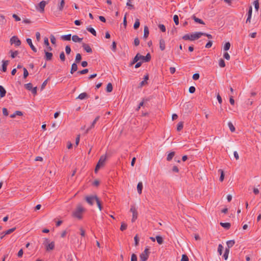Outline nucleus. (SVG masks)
<instances>
[{"instance_id": "1", "label": "nucleus", "mask_w": 261, "mask_h": 261, "mask_svg": "<svg viewBox=\"0 0 261 261\" xmlns=\"http://www.w3.org/2000/svg\"><path fill=\"white\" fill-rule=\"evenodd\" d=\"M85 211V209L81 204H77L76 209L72 213L73 217L79 219L82 218V214Z\"/></svg>"}, {"instance_id": "2", "label": "nucleus", "mask_w": 261, "mask_h": 261, "mask_svg": "<svg viewBox=\"0 0 261 261\" xmlns=\"http://www.w3.org/2000/svg\"><path fill=\"white\" fill-rule=\"evenodd\" d=\"M106 159H107V155L106 154L101 155L100 157L99 161H98V162L95 167V170H94V171L95 173L97 172V171L99 170V169H100L101 166L104 165Z\"/></svg>"}, {"instance_id": "3", "label": "nucleus", "mask_w": 261, "mask_h": 261, "mask_svg": "<svg viewBox=\"0 0 261 261\" xmlns=\"http://www.w3.org/2000/svg\"><path fill=\"white\" fill-rule=\"evenodd\" d=\"M150 254L149 249L148 247H147L144 251L141 253L140 255V261H146Z\"/></svg>"}, {"instance_id": "4", "label": "nucleus", "mask_w": 261, "mask_h": 261, "mask_svg": "<svg viewBox=\"0 0 261 261\" xmlns=\"http://www.w3.org/2000/svg\"><path fill=\"white\" fill-rule=\"evenodd\" d=\"M48 3V1H42L38 4L37 6H36V9L40 13L44 12L45 5L47 4Z\"/></svg>"}, {"instance_id": "5", "label": "nucleus", "mask_w": 261, "mask_h": 261, "mask_svg": "<svg viewBox=\"0 0 261 261\" xmlns=\"http://www.w3.org/2000/svg\"><path fill=\"white\" fill-rule=\"evenodd\" d=\"M96 195H89L85 197V199L86 202L90 205H93L94 203L97 200Z\"/></svg>"}, {"instance_id": "6", "label": "nucleus", "mask_w": 261, "mask_h": 261, "mask_svg": "<svg viewBox=\"0 0 261 261\" xmlns=\"http://www.w3.org/2000/svg\"><path fill=\"white\" fill-rule=\"evenodd\" d=\"M48 239L45 238L43 244L46 246V251L53 250L55 248V243L54 242H51L50 243L48 244Z\"/></svg>"}, {"instance_id": "7", "label": "nucleus", "mask_w": 261, "mask_h": 261, "mask_svg": "<svg viewBox=\"0 0 261 261\" xmlns=\"http://www.w3.org/2000/svg\"><path fill=\"white\" fill-rule=\"evenodd\" d=\"M10 42L11 44H14L16 46H19L21 45V41L16 36H13L10 39Z\"/></svg>"}, {"instance_id": "8", "label": "nucleus", "mask_w": 261, "mask_h": 261, "mask_svg": "<svg viewBox=\"0 0 261 261\" xmlns=\"http://www.w3.org/2000/svg\"><path fill=\"white\" fill-rule=\"evenodd\" d=\"M130 211L133 213V217L132 222H134L138 218V212L136 207L134 205H131Z\"/></svg>"}, {"instance_id": "9", "label": "nucleus", "mask_w": 261, "mask_h": 261, "mask_svg": "<svg viewBox=\"0 0 261 261\" xmlns=\"http://www.w3.org/2000/svg\"><path fill=\"white\" fill-rule=\"evenodd\" d=\"M229 90L232 94V95L229 96V103L231 105L233 106L235 103L234 97L237 95V92H236V90H234L231 87L229 88Z\"/></svg>"}, {"instance_id": "10", "label": "nucleus", "mask_w": 261, "mask_h": 261, "mask_svg": "<svg viewBox=\"0 0 261 261\" xmlns=\"http://www.w3.org/2000/svg\"><path fill=\"white\" fill-rule=\"evenodd\" d=\"M203 32H198L190 34L191 41H193L200 38L203 35Z\"/></svg>"}, {"instance_id": "11", "label": "nucleus", "mask_w": 261, "mask_h": 261, "mask_svg": "<svg viewBox=\"0 0 261 261\" xmlns=\"http://www.w3.org/2000/svg\"><path fill=\"white\" fill-rule=\"evenodd\" d=\"M139 60H142V62H148L150 61L151 57L150 53H147L146 56H143L139 54Z\"/></svg>"}, {"instance_id": "12", "label": "nucleus", "mask_w": 261, "mask_h": 261, "mask_svg": "<svg viewBox=\"0 0 261 261\" xmlns=\"http://www.w3.org/2000/svg\"><path fill=\"white\" fill-rule=\"evenodd\" d=\"M252 7L251 6H250L249 7L248 11L247 12V18L246 21V23H248V22L251 21V16H252Z\"/></svg>"}, {"instance_id": "13", "label": "nucleus", "mask_w": 261, "mask_h": 261, "mask_svg": "<svg viewBox=\"0 0 261 261\" xmlns=\"http://www.w3.org/2000/svg\"><path fill=\"white\" fill-rule=\"evenodd\" d=\"M144 80L142 81L139 84V87H142L144 85L148 84L147 81L149 80V74L147 73L146 75L144 76L143 77Z\"/></svg>"}, {"instance_id": "14", "label": "nucleus", "mask_w": 261, "mask_h": 261, "mask_svg": "<svg viewBox=\"0 0 261 261\" xmlns=\"http://www.w3.org/2000/svg\"><path fill=\"white\" fill-rule=\"evenodd\" d=\"M44 59L46 61H50L53 58V54L51 53L48 52L46 50H44Z\"/></svg>"}, {"instance_id": "15", "label": "nucleus", "mask_w": 261, "mask_h": 261, "mask_svg": "<svg viewBox=\"0 0 261 261\" xmlns=\"http://www.w3.org/2000/svg\"><path fill=\"white\" fill-rule=\"evenodd\" d=\"M2 66L1 70L3 72H6L7 71V67L9 63L8 60H3L2 61Z\"/></svg>"}, {"instance_id": "16", "label": "nucleus", "mask_w": 261, "mask_h": 261, "mask_svg": "<svg viewBox=\"0 0 261 261\" xmlns=\"http://www.w3.org/2000/svg\"><path fill=\"white\" fill-rule=\"evenodd\" d=\"M27 43L29 45L32 50L34 52H37V48L33 45L32 41V39L30 38H27Z\"/></svg>"}, {"instance_id": "17", "label": "nucleus", "mask_w": 261, "mask_h": 261, "mask_svg": "<svg viewBox=\"0 0 261 261\" xmlns=\"http://www.w3.org/2000/svg\"><path fill=\"white\" fill-rule=\"evenodd\" d=\"M82 46L87 53H91L92 52L91 48L88 44L83 43Z\"/></svg>"}, {"instance_id": "18", "label": "nucleus", "mask_w": 261, "mask_h": 261, "mask_svg": "<svg viewBox=\"0 0 261 261\" xmlns=\"http://www.w3.org/2000/svg\"><path fill=\"white\" fill-rule=\"evenodd\" d=\"M159 45H160V49L162 51L164 50L165 49V41L163 39H162V38L160 39Z\"/></svg>"}, {"instance_id": "19", "label": "nucleus", "mask_w": 261, "mask_h": 261, "mask_svg": "<svg viewBox=\"0 0 261 261\" xmlns=\"http://www.w3.org/2000/svg\"><path fill=\"white\" fill-rule=\"evenodd\" d=\"M89 97V95L86 92H83L81 93L77 97H76V99H80L81 100L88 98Z\"/></svg>"}, {"instance_id": "20", "label": "nucleus", "mask_w": 261, "mask_h": 261, "mask_svg": "<svg viewBox=\"0 0 261 261\" xmlns=\"http://www.w3.org/2000/svg\"><path fill=\"white\" fill-rule=\"evenodd\" d=\"M149 34V29L147 25H145L144 28L143 38L144 39H146L148 37Z\"/></svg>"}, {"instance_id": "21", "label": "nucleus", "mask_w": 261, "mask_h": 261, "mask_svg": "<svg viewBox=\"0 0 261 261\" xmlns=\"http://www.w3.org/2000/svg\"><path fill=\"white\" fill-rule=\"evenodd\" d=\"M192 18L196 23H199V24H204V21L202 19H200L199 18L196 17L194 15H193L192 16Z\"/></svg>"}, {"instance_id": "22", "label": "nucleus", "mask_w": 261, "mask_h": 261, "mask_svg": "<svg viewBox=\"0 0 261 261\" xmlns=\"http://www.w3.org/2000/svg\"><path fill=\"white\" fill-rule=\"evenodd\" d=\"M83 39V38H80L76 35H74L72 37V40L74 42H81L82 41Z\"/></svg>"}, {"instance_id": "23", "label": "nucleus", "mask_w": 261, "mask_h": 261, "mask_svg": "<svg viewBox=\"0 0 261 261\" xmlns=\"http://www.w3.org/2000/svg\"><path fill=\"white\" fill-rule=\"evenodd\" d=\"M6 94V91L3 86H0V98L4 97Z\"/></svg>"}, {"instance_id": "24", "label": "nucleus", "mask_w": 261, "mask_h": 261, "mask_svg": "<svg viewBox=\"0 0 261 261\" xmlns=\"http://www.w3.org/2000/svg\"><path fill=\"white\" fill-rule=\"evenodd\" d=\"M77 70V65L76 63H73L71 65V67L70 69V73L73 74L74 72H75Z\"/></svg>"}, {"instance_id": "25", "label": "nucleus", "mask_w": 261, "mask_h": 261, "mask_svg": "<svg viewBox=\"0 0 261 261\" xmlns=\"http://www.w3.org/2000/svg\"><path fill=\"white\" fill-rule=\"evenodd\" d=\"M137 191L139 194H141L142 192L143 189V184L142 182H139L137 185Z\"/></svg>"}, {"instance_id": "26", "label": "nucleus", "mask_w": 261, "mask_h": 261, "mask_svg": "<svg viewBox=\"0 0 261 261\" xmlns=\"http://www.w3.org/2000/svg\"><path fill=\"white\" fill-rule=\"evenodd\" d=\"M226 243L227 246L228 247V244H229L228 241H226ZM228 247L225 248V252H224V254L223 257H224V258L225 260H226L228 258Z\"/></svg>"}, {"instance_id": "27", "label": "nucleus", "mask_w": 261, "mask_h": 261, "mask_svg": "<svg viewBox=\"0 0 261 261\" xmlns=\"http://www.w3.org/2000/svg\"><path fill=\"white\" fill-rule=\"evenodd\" d=\"M23 115L22 112L19 111H15L13 114H11L10 117L11 118H14L16 117V115L18 116H22Z\"/></svg>"}, {"instance_id": "28", "label": "nucleus", "mask_w": 261, "mask_h": 261, "mask_svg": "<svg viewBox=\"0 0 261 261\" xmlns=\"http://www.w3.org/2000/svg\"><path fill=\"white\" fill-rule=\"evenodd\" d=\"M65 6V1L61 0L60 3L58 5V9L60 11H62L63 10V8Z\"/></svg>"}, {"instance_id": "29", "label": "nucleus", "mask_w": 261, "mask_h": 261, "mask_svg": "<svg viewBox=\"0 0 261 261\" xmlns=\"http://www.w3.org/2000/svg\"><path fill=\"white\" fill-rule=\"evenodd\" d=\"M155 239H156V241L159 244L161 245L163 243L164 240H163V237H161V236H156L155 237Z\"/></svg>"}, {"instance_id": "30", "label": "nucleus", "mask_w": 261, "mask_h": 261, "mask_svg": "<svg viewBox=\"0 0 261 261\" xmlns=\"http://www.w3.org/2000/svg\"><path fill=\"white\" fill-rule=\"evenodd\" d=\"M113 90V85L111 83H109L107 84V87H106V91L108 93H110Z\"/></svg>"}, {"instance_id": "31", "label": "nucleus", "mask_w": 261, "mask_h": 261, "mask_svg": "<svg viewBox=\"0 0 261 261\" xmlns=\"http://www.w3.org/2000/svg\"><path fill=\"white\" fill-rule=\"evenodd\" d=\"M71 34L64 35L61 36V38L63 40L70 41L71 39Z\"/></svg>"}, {"instance_id": "32", "label": "nucleus", "mask_w": 261, "mask_h": 261, "mask_svg": "<svg viewBox=\"0 0 261 261\" xmlns=\"http://www.w3.org/2000/svg\"><path fill=\"white\" fill-rule=\"evenodd\" d=\"M174 155H175V152L174 151L170 152L167 155V160L168 161H170L173 159V158L174 157Z\"/></svg>"}, {"instance_id": "33", "label": "nucleus", "mask_w": 261, "mask_h": 261, "mask_svg": "<svg viewBox=\"0 0 261 261\" xmlns=\"http://www.w3.org/2000/svg\"><path fill=\"white\" fill-rule=\"evenodd\" d=\"M87 30L88 31H89V32H90L94 36H96V32L94 30V29H93V28L90 27H87Z\"/></svg>"}, {"instance_id": "34", "label": "nucleus", "mask_w": 261, "mask_h": 261, "mask_svg": "<svg viewBox=\"0 0 261 261\" xmlns=\"http://www.w3.org/2000/svg\"><path fill=\"white\" fill-rule=\"evenodd\" d=\"M97 203V206L99 210L100 211H101L102 209V204H101V201L99 200V199L98 198V197H97V200H96V201H95Z\"/></svg>"}, {"instance_id": "35", "label": "nucleus", "mask_w": 261, "mask_h": 261, "mask_svg": "<svg viewBox=\"0 0 261 261\" xmlns=\"http://www.w3.org/2000/svg\"><path fill=\"white\" fill-rule=\"evenodd\" d=\"M140 25V23L139 19L137 18L136 19L135 22L134 24V29L135 30H137L139 28Z\"/></svg>"}, {"instance_id": "36", "label": "nucleus", "mask_w": 261, "mask_h": 261, "mask_svg": "<svg viewBox=\"0 0 261 261\" xmlns=\"http://www.w3.org/2000/svg\"><path fill=\"white\" fill-rule=\"evenodd\" d=\"M253 5L254 6L255 11L257 12L259 8V0L254 1L253 2Z\"/></svg>"}, {"instance_id": "37", "label": "nucleus", "mask_w": 261, "mask_h": 261, "mask_svg": "<svg viewBox=\"0 0 261 261\" xmlns=\"http://www.w3.org/2000/svg\"><path fill=\"white\" fill-rule=\"evenodd\" d=\"M218 172L220 173V177L219 178V180L220 181H222L224 180V172L222 169H219L218 170Z\"/></svg>"}, {"instance_id": "38", "label": "nucleus", "mask_w": 261, "mask_h": 261, "mask_svg": "<svg viewBox=\"0 0 261 261\" xmlns=\"http://www.w3.org/2000/svg\"><path fill=\"white\" fill-rule=\"evenodd\" d=\"M9 53L11 54V57L13 59L15 58L18 54V51L17 50L13 51L12 50H10Z\"/></svg>"}, {"instance_id": "39", "label": "nucleus", "mask_w": 261, "mask_h": 261, "mask_svg": "<svg viewBox=\"0 0 261 261\" xmlns=\"http://www.w3.org/2000/svg\"><path fill=\"white\" fill-rule=\"evenodd\" d=\"M82 60V56L80 53H78L76 55L75 62L76 63H80V62Z\"/></svg>"}, {"instance_id": "40", "label": "nucleus", "mask_w": 261, "mask_h": 261, "mask_svg": "<svg viewBox=\"0 0 261 261\" xmlns=\"http://www.w3.org/2000/svg\"><path fill=\"white\" fill-rule=\"evenodd\" d=\"M183 126H184V123H183V122H182V121L179 122L177 124V128H176L178 132L180 131L183 128Z\"/></svg>"}, {"instance_id": "41", "label": "nucleus", "mask_w": 261, "mask_h": 261, "mask_svg": "<svg viewBox=\"0 0 261 261\" xmlns=\"http://www.w3.org/2000/svg\"><path fill=\"white\" fill-rule=\"evenodd\" d=\"M111 49L114 52H115L116 51L117 43L116 42V41H113L111 47Z\"/></svg>"}, {"instance_id": "42", "label": "nucleus", "mask_w": 261, "mask_h": 261, "mask_svg": "<svg viewBox=\"0 0 261 261\" xmlns=\"http://www.w3.org/2000/svg\"><path fill=\"white\" fill-rule=\"evenodd\" d=\"M16 227H13L12 228H10L6 231H5V234H6V235H8V234H11V233H12L13 232H14L15 230H16Z\"/></svg>"}, {"instance_id": "43", "label": "nucleus", "mask_w": 261, "mask_h": 261, "mask_svg": "<svg viewBox=\"0 0 261 261\" xmlns=\"http://www.w3.org/2000/svg\"><path fill=\"white\" fill-rule=\"evenodd\" d=\"M24 87L28 90L30 91L33 87L32 83H29L24 85Z\"/></svg>"}, {"instance_id": "44", "label": "nucleus", "mask_w": 261, "mask_h": 261, "mask_svg": "<svg viewBox=\"0 0 261 261\" xmlns=\"http://www.w3.org/2000/svg\"><path fill=\"white\" fill-rule=\"evenodd\" d=\"M134 241H135V246H137L139 245V238L138 237V234H136L134 237Z\"/></svg>"}, {"instance_id": "45", "label": "nucleus", "mask_w": 261, "mask_h": 261, "mask_svg": "<svg viewBox=\"0 0 261 261\" xmlns=\"http://www.w3.org/2000/svg\"><path fill=\"white\" fill-rule=\"evenodd\" d=\"M219 65L221 67H224L225 66L224 60L222 59H220L219 61Z\"/></svg>"}, {"instance_id": "46", "label": "nucleus", "mask_w": 261, "mask_h": 261, "mask_svg": "<svg viewBox=\"0 0 261 261\" xmlns=\"http://www.w3.org/2000/svg\"><path fill=\"white\" fill-rule=\"evenodd\" d=\"M127 226V225L126 223L124 222H122L120 229L121 231H124L126 229Z\"/></svg>"}, {"instance_id": "47", "label": "nucleus", "mask_w": 261, "mask_h": 261, "mask_svg": "<svg viewBox=\"0 0 261 261\" xmlns=\"http://www.w3.org/2000/svg\"><path fill=\"white\" fill-rule=\"evenodd\" d=\"M223 249H224V247L221 244H219L218 245V252L219 253V255L222 254V251H223Z\"/></svg>"}, {"instance_id": "48", "label": "nucleus", "mask_w": 261, "mask_h": 261, "mask_svg": "<svg viewBox=\"0 0 261 261\" xmlns=\"http://www.w3.org/2000/svg\"><path fill=\"white\" fill-rule=\"evenodd\" d=\"M180 261H189V258L187 254H184L181 256Z\"/></svg>"}, {"instance_id": "49", "label": "nucleus", "mask_w": 261, "mask_h": 261, "mask_svg": "<svg viewBox=\"0 0 261 261\" xmlns=\"http://www.w3.org/2000/svg\"><path fill=\"white\" fill-rule=\"evenodd\" d=\"M132 2V0H128L127 2L126 3V6L129 7V9H134V5H133L131 4Z\"/></svg>"}, {"instance_id": "50", "label": "nucleus", "mask_w": 261, "mask_h": 261, "mask_svg": "<svg viewBox=\"0 0 261 261\" xmlns=\"http://www.w3.org/2000/svg\"><path fill=\"white\" fill-rule=\"evenodd\" d=\"M173 20L176 25H178L179 24V18L178 15H174L173 16Z\"/></svg>"}, {"instance_id": "51", "label": "nucleus", "mask_w": 261, "mask_h": 261, "mask_svg": "<svg viewBox=\"0 0 261 261\" xmlns=\"http://www.w3.org/2000/svg\"><path fill=\"white\" fill-rule=\"evenodd\" d=\"M23 79H26L28 77V76L29 75V72L25 68H23Z\"/></svg>"}, {"instance_id": "52", "label": "nucleus", "mask_w": 261, "mask_h": 261, "mask_svg": "<svg viewBox=\"0 0 261 261\" xmlns=\"http://www.w3.org/2000/svg\"><path fill=\"white\" fill-rule=\"evenodd\" d=\"M49 80V78H48L46 80H45L43 83L41 85V90H42L43 89H44L45 87L46 86L47 83V82Z\"/></svg>"}, {"instance_id": "53", "label": "nucleus", "mask_w": 261, "mask_h": 261, "mask_svg": "<svg viewBox=\"0 0 261 261\" xmlns=\"http://www.w3.org/2000/svg\"><path fill=\"white\" fill-rule=\"evenodd\" d=\"M159 28L160 29L161 31H162V32H166V27H165V26L164 24H160L159 25Z\"/></svg>"}, {"instance_id": "54", "label": "nucleus", "mask_w": 261, "mask_h": 261, "mask_svg": "<svg viewBox=\"0 0 261 261\" xmlns=\"http://www.w3.org/2000/svg\"><path fill=\"white\" fill-rule=\"evenodd\" d=\"M6 20L5 19V17L3 15H0V23L1 24H4L6 23Z\"/></svg>"}, {"instance_id": "55", "label": "nucleus", "mask_w": 261, "mask_h": 261, "mask_svg": "<svg viewBox=\"0 0 261 261\" xmlns=\"http://www.w3.org/2000/svg\"><path fill=\"white\" fill-rule=\"evenodd\" d=\"M149 100V98H143V100H142V101L141 102H140V103H139V106H140V107H142V106H143L145 102H146L148 101Z\"/></svg>"}, {"instance_id": "56", "label": "nucleus", "mask_w": 261, "mask_h": 261, "mask_svg": "<svg viewBox=\"0 0 261 261\" xmlns=\"http://www.w3.org/2000/svg\"><path fill=\"white\" fill-rule=\"evenodd\" d=\"M60 58L62 61H64L65 60V56L64 53L62 51L60 54Z\"/></svg>"}, {"instance_id": "57", "label": "nucleus", "mask_w": 261, "mask_h": 261, "mask_svg": "<svg viewBox=\"0 0 261 261\" xmlns=\"http://www.w3.org/2000/svg\"><path fill=\"white\" fill-rule=\"evenodd\" d=\"M220 224L221 225V226H222L225 229H228V222H225V223L221 222L220 223Z\"/></svg>"}, {"instance_id": "58", "label": "nucleus", "mask_w": 261, "mask_h": 261, "mask_svg": "<svg viewBox=\"0 0 261 261\" xmlns=\"http://www.w3.org/2000/svg\"><path fill=\"white\" fill-rule=\"evenodd\" d=\"M88 71H89L88 69H84L82 70L79 71L77 72V73L81 74H85L88 73Z\"/></svg>"}, {"instance_id": "59", "label": "nucleus", "mask_w": 261, "mask_h": 261, "mask_svg": "<svg viewBox=\"0 0 261 261\" xmlns=\"http://www.w3.org/2000/svg\"><path fill=\"white\" fill-rule=\"evenodd\" d=\"M65 51L66 54L69 55L71 52V48L69 45H66L65 47Z\"/></svg>"}, {"instance_id": "60", "label": "nucleus", "mask_w": 261, "mask_h": 261, "mask_svg": "<svg viewBox=\"0 0 261 261\" xmlns=\"http://www.w3.org/2000/svg\"><path fill=\"white\" fill-rule=\"evenodd\" d=\"M199 77H200L199 74L198 73H196L193 75L192 78L194 80H197L199 79Z\"/></svg>"}, {"instance_id": "61", "label": "nucleus", "mask_w": 261, "mask_h": 261, "mask_svg": "<svg viewBox=\"0 0 261 261\" xmlns=\"http://www.w3.org/2000/svg\"><path fill=\"white\" fill-rule=\"evenodd\" d=\"M235 129H236L235 127L233 126L232 123L229 122V130L231 132H233L235 131Z\"/></svg>"}, {"instance_id": "62", "label": "nucleus", "mask_w": 261, "mask_h": 261, "mask_svg": "<svg viewBox=\"0 0 261 261\" xmlns=\"http://www.w3.org/2000/svg\"><path fill=\"white\" fill-rule=\"evenodd\" d=\"M195 90H196V88L194 86H191V87H190V88L189 89V92L190 93H194L195 92Z\"/></svg>"}, {"instance_id": "63", "label": "nucleus", "mask_w": 261, "mask_h": 261, "mask_svg": "<svg viewBox=\"0 0 261 261\" xmlns=\"http://www.w3.org/2000/svg\"><path fill=\"white\" fill-rule=\"evenodd\" d=\"M130 261H137V256L135 253L132 254Z\"/></svg>"}, {"instance_id": "64", "label": "nucleus", "mask_w": 261, "mask_h": 261, "mask_svg": "<svg viewBox=\"0 0 261 261\" xmlns=\"http://www.w3.org/2000/svg\"><path fill=\"white\" fill-rule=\"evenodd\" d=\"M50 41H51V43L53 44H55L56 43V38L54 37V36L53 35H51L50 36Z\"/></svg>"}]
</instances>
